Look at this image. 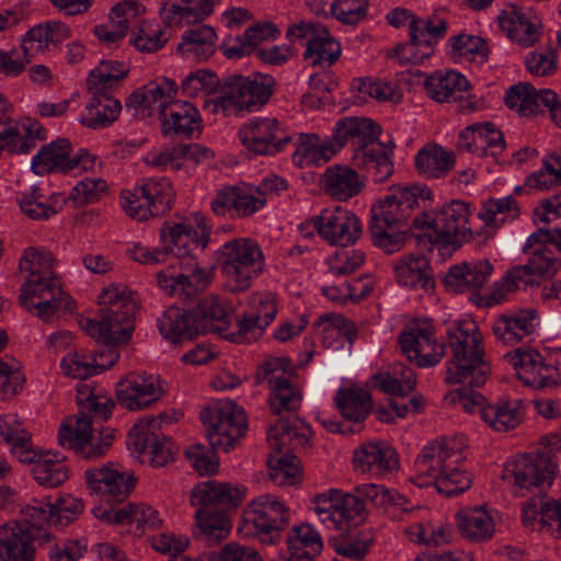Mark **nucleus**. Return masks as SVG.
<instances>
[{
    "mask_svg": "<svg viewBox=\"0 0 561 561\" xmlns=\"http://www.w3.org/2000/svg\"><path fill=\"white\" fill-rule=\"evenodd\" d=\"M211 152L209 149L202 147L198 144L183 146V147H173L168 148L159 152H150L146 161L148 164L157 168H167L171 167L172 169H179L180 163L178 159L181 157L190 158V159H204L209 158Z\"/></svg>",
    "mask_w": 561,
    "mask_h": 561,
    "instance_id": "obj_59",
    "label": "nucleus"
},
{
    "mask_svg": "<svg viewBox=\"0 0 561 561\" xmlns=\"http://www.w3.org/2000/svg\"><path fill=\"white\" fill-rule=\"evenodd\" d=\"M244 488L217 481H207L191 492V504L197 507L196 525L208 543H218L230 533L227 512L237 507L244 496Z\"/></svg>",
    "mask_w": 561,
    "mask_h": 561,
    "instance_id": "obj_7",
    "label": "nucleus"
},
{
    "mask_svg": "<svg viewBox=\"0 0 561 561\" xmlns=\"http://www.w3.org/2000/svg\"><path fill=\"white\" fill-rule=\"evenodd\" d=\"M325 348H339L343 339L352 344L357 337L355 323L340 313H323L313 323Z\"/></svg>",
    "mask_w": 561,
    "mask_h": 561,
    "instance_id": "obj_40",
    "label": "nucleus"
},
{
    "mask_svg": "<svg viewBox=\"0 0 561 561\" xmlns=\"http://www.w3.org/2000/svg\"><path fill=\"white\" fill-rule=\"evenodd\" d=\"M241 144L255 154L270 156L282 151L291 137L275 117H254L238 131Z\"/></svg>",
    "mask_w": 561,
    "mask_h": 561,
    "instance_id": "obj_19",
    "label": "nucleus"
},
{
    "mask_svg": "<svg viewBox=\"0 0 561 561\" xmlns=\"http://www.w3.org/2000/svg\"><path fill=\"white\" fill-rule=\"evenodd\" d=\"M336 153L332 138H320L316 134H300L293 154L294 163L300 168L320 165Z\"/></svg>",
    "mask_w": 561,
    "mask_h": 561,
    "instance_id": "obj_43",
    "label": "nucleus"
},
{
    "mask_svg": "<svg viewBox=\"0 0 561 561\" xmlns=\"http://www.w3.org/2000/svg\"><path fill=\"white\" fill-rule=\"evenodd\" d=\"M164 135L188 138L202 128V118L195 105L187 101H171L162 116Z\"/></svg>",
    "mask_w": 561,
    "mask_h": 561,
    "instance_id": "obj_37",
    "label": "nucleus"
},
{
    "mask_svg": "<svg viewBox=\"0 0 561 561\" xmlns=\"http://www.w3.org/2000/svg\"><path fill=\"white\" fill-rule=\"evenodd\" d=\"M378 388L388 394L403 397L409 394L416 385V375L403 363L393 364L389 370L375 377Z\"/></svg>",
    "mask_w": 561,
    "mask_h": 561,
    "instance_id": "obj_53",
    "label": "nucleus"
},
{
    "mask_svg": "<svg viewBox=\"0 0 561 561\" xmlns=\"http://www.w3.org/2000/svg\"><path fill=\"white\" fill-rule=\"evenodd\" d=\"M538 325V314L533 308L503 313L492 324L496 340L505 345H514L530 336Z\"/></svg>",
    "mask_w": 561,
    "mask_h": 561,
    "instance_id": "obj_32",
    "label": "nucleus"
},
{
    "mask_svg": "<svg viewBox=\"0 0 561 561\" xmlns=\"http://www.w3.org/2000/svg\"><path fill=\"white\" fill-rule=\"evenodd\" d=\"M311 220L319 236L331 245L354 244L362 233L358 217L341 206L325 208Z\"/></svg>",
    "mask_w": 561,
    "mask_h": 561,
    "instance_id": "obj_22",
    "label": "nucleus"
},
{
    "mask_svg": "<svg viewBox=\"0 0 561 561\" xmlns=\"http://www.w3.org/2000/svg\"><path fill=\"white\" fill-rule=\"evenodd\" d=\"M462 436L442 437L426 444L414 462V474L409 480L419 488L434 485L445 496L458 495L467 491L471 476L465 468Z\"/></svg>",
    "mask_w": 561,
    "mask_h": 561,
    "instance_id": "obj_2",
    "label": "nucleus"
},
{
    "mask_svg": "<svg viewBox=\"0 0 561 561\" xmlns=\"http://www.w3.org/2000/svg\"><path fill=\"white\" fill-rule=\"evenodd\" d=\"M355 469L364 474L382 477L398 468L397 453L385 442H365L354 450Z\"/></svg>",
    "mask_w": 561,
    "mask_h": 561,
    "instance_id": "obj_29",
    "label": "nucleus"
},
{
    "mask_svg": "<svg viewBox=\"0 0 561 561\" xmlns=\"http://www.w3.org/2000/svg\"><path fill=\"white\" fill-rule=\"evenodd\" d=\"M208 423L206 437L209 447L197 443L185 450L191 465L201 476L217 472L219 467L217 453H228L233 449L247 432L244 411L233 402H226L216 408Z\"/></svg>",
    "mask_w": 561,
    "mask_h": 561,
    "instance_id": "obj_5",
    "label": "nucleus"
},
{
    "mask_svg": "<svg viewBox=\"0 0 561 561\" xmlns=\"http://www.w3.org/2000/svg\"><path fill=\"white\" fill-rule=\"evenodd\" d=\"M140 192L142 197L149 199L146 207L137 206L138 217L159 216L171 208L175 192L170 181L165 178H149L141 181Z\"/></svg>",
    "mask_w": 561,
    "mask_h": 561,
    "instance_id": "obj_41",
    "label": "nucleus"
},
{
    "mask_svg": "<svg viewBox=\"0 0 561 561\" xmlns=\"http://www.w3.org/2000/svg\"><path fill=\"white\" fill-rule=\"evenodd\" d=\"M497 22L507 37L523 47H533L541 38V20L530 9L511 7L497 16Z\"/></svg>",
    "mask_w": 561,
    "mask_h": 561,
    "instance_id": "obj_28",
    "label": "nucleus"
},
{
    "mask_svg": "<svg viewBox=\"0 0 561 561\" xmlns=\"http://www.w3.org/2000/svg\"><path fill=\"white\" fill-rule=\"evenodd\" d=\"M302 402V390L291 379L278 378L271 388L270 408L274 414L297 411Z\"/></svg>",
    "mask_w": 561,
    "mask_h": 561,
    "instance_id": "obj_56",
    "label": "nucleus"
},
{
    "mask_svg": "<svg viewBox=\"0 0 561 561\" xmlns=\"http://www.w3.org/2000/svg\"><path fill=\"white\" fill-rule=\"evenodd\" d=\"M85 480L91 493L107 503L123 502L135 486L134 476L112 462L87 469Z\"/></svg>",
    "mask_w": 561,
    "mask_h": 561,
    "instance_id": "obj_24",
    "label": "nucleus"
},
{
    "mask_svg": "<svg viewBox=\"0 0 561 561\" xmlns=\"http://www.w3.org/2000/svg\"><path fill=\"white\" fill-rule=\"evenodd\" d=\"M311 510L319 522L330 530L345 533L359 525L356 515L362 507L351 494L339 489H330L311 500Z\"/></svg>",
    "mask_w": 561,
    "mask_h": 561,
    "instance_id": "obj_17",
    "label": "nucleus"
},
{
    "mask_svg": "<svg viewBox=\"0 0 561 561\" xmlns=\"http://www.w3.org/2000/svg\"><path fill=\"white\" fill-rule=\"evenodd\" d=\"M554 463L548 453H529L515 457L505 463L502 478L523 490L550 483Z\"/></svg>",
    "mask_w": 561,
    "mask_h": 561,
    "instance_id": "obj_20",
    "label": "nucleus"
},
{
    "mask_svg": "<svg viewBox=\"0 0 561 561\" xmlns=\"http://www.w3.org/2000/svg\"><path fill=\"white\" fill-rule=\"evenodd\" d=\"M164 391L159 377L133 373L117 383L116 399L123 408L138 411L159 401Z\"/></svg>",
    "mask_w": 561,
    "mask_h": 561,
    "instance_id": "obj_26",
    "label": "nucleus"
},
{
    "mask_svg": "<svg viewBox=\"0 0 561 561\" xmlns=\"http://www.w3.org/2000/svg\"><path fill=\"white\" fill-rule=\"evenodd\" d=\"M319 32L310 43L306 44L304 56L314 67L329 68L340 57L341 45L330 35L327 27L321 28Z\"/></svg>",
    "mask_w": 561,
    "mask_h": 561,
    "instance_id": "obj_54",
    "label": "nucleus"
},
{
    "mask_svg": "<svg viewBox=\"0 0 561 561\" xmlns=\"http://www.w3.org/2000/svg\"><path fill=\"white\" fill-rule=\"evenodd\" d=\"M287 551L279 560L311 561L323 550L319 531L308 523L294 526L286 537Z\"/></svg>",
    "mask_w": 561,
    "mask_h": 561,
    "instance_id": "obj_36",
    "label": "nucleus"
},
{
    "mask_svg": "<svg viewBox=\"0 0 561 561\" xmlns=\"http://www.w3.org/2000/svg\"><path fill=\"white\" fill-rule=\"evenodd\" d=\"M468 88V80L457 71L436 72L424 80L426 93L436 102H456Z\"/></svg>",
    "mask_w": 561,
    "mask_h": 561,
    "instance_id": "obj_44",
    "label": "nucleus"
},
{
    "mask_svg": "<svg viewBox=\"0 0 561 561\" xmlns=\"http://www.w3.org/2000/svg\"><path fill=\"white\" fill-rule=\"evenodd\" d=\"M527 183L531 187L549 190L561 185V149L548 153L542 160V168L528 176Z\"/></svg>",
    "mask_w": 561,
    "mask_h": 561,
    "instance_id": "obj_64",
    "label": "nucleus"
},
{
    "mask_svg": "<svg viewBox=\"0 0 561 561\" xmlns=\"http://www.w3.org/2000/svg\"><path fill=\"white\" fill-rule=\"evenodd\" d=\"M379 133L380 128L373 119L346 117L336 122L332 134L336 152L351 146L354 164L365 169L377 183L386 181L393 172L392 149L377 141Z\"/></svg>",
    "mask_w": 561,
    "mask_h": 561,
    "instance_id": "obj_4",
    "label": "nucleus"
},
{
    "mask_svg": "<svg viewBox=\"0 0 561 561\" xmlns=\"http://www.w3.org/2000/svg\"><path fill=\"white\" fill-rule=\"evenodd\" d=\"M161 334L172 343L192 340L201 334L192 310L179 307L168 308L159 319Z\"/></svg>",
    "mask_w": 561,
    "mask_h": 561,
    "instance_id": "obj_42",
    "label": "nucleus"
},
{
    "mask_svg": "<svg viewBox=\"0 0 561 561\" xmlns=\"http://www.w3.org/2000/svg\"><path fill=\"white\" fill-rule=\"evenodd\" d=\"M245 520L253 525L262 541L273 543L279 537V531L287 526L289 513L285 504L274 495L263 494L248 506Z\"/></svg>",
    "mask_w": 561,
    "mask_h": 561,
    "instance_id": "obj_21",
    "label": "nucleus"
},
{
    "mask_svg": "<svg viewBox=\"0 0 561 561\" xmlns=\"http://www.w3.org/2000/svg\"><path fill=\"white\" fill-rule=\"evenodd\" d=\"M396 276L404 287L425 291L434 287L431 266L422 255L402 257L396 265Z\"/></svg>",
    "mask_w": 561,
    "mask_h": 561,
    "instance_id": "obj_48",
    "label": "nucleus"
},
{
    "mask_svg": "<svg viewBox=\"0 0 561 561\" xmlns=\"http://www.w3.org/2000/svg\"><path fill=\"white\" fill-rule=\"evenodd\" d=\"M20 304L44 321L50 320L60 309L72 310L75 302L62 289L56 275L26 279L20 289Z\"/></svg>",
    "mask_w": 561,
    "mask_h": 561,
    "instance_id": "obj_13",
    "label": "nucleus"
},
{
    "mask_svg": "<svg viewBox=\"0 0 561 561\" xmlns=\"http://www.w3.org/2000/svg\"><path fill=\"white\" fill-rule=\"evenodd\" d=\"M450 357L446 363L448 385L481 387L490 375V365L484 357L482 335L477 323L462 320L448 329Z\"/></svg>",
    "mask_w": 561,
    "mask_h": 561,
    "instance_id": "obj_6",
    "label": "nucleus"
},
{
    "mask_svg": "<svg viewBox=\"0 0 561 561\" xmlns=\"http://www.w3.org/2000/svg\"><path fill=\"white\" fill-rule=\"evenodd\" d=\"M456 519L461 535L469 540H488L494 533L493 519L482 507L461 510L457 513Z\"/></svg>",
    "mask_w": 561,
    "mask_h": 561,
    "instance_id": "obj_51",
    "label": "nucleus"
},
{
    "mask_svg": "<svg viewBox=\"0 0 561 561\" xmlns=\"http://www.w3.org/2000/svg\"><path fill=\"white\" fill-rule=\"evenodd\" d=\"M35 536L23 523L11 522L0 527L1 561H33Z\"/></svg>",
    "mask_w": 561,
    "mask_h": 561,
    "instance_id": "obj_34",
    "label": "nucleus"
},
{
    "mask_svg": "<svg viewBox=\"0 0 561 561\" xmlns=\"http://www.w3.org/2000/svg\"><path fill=\"white\" fill-rule=\"evenodd\" d=\"M334 403L345 420L356 424L367 417L373 407L369 392L362 388H340Z\"/></svg>",
    "mask_w": 561,
    "mask_h": 561,
    "instance_id": "obj_49",
    "label": "nucleus"
},
{
    "mask_svg": "<svg viewBox=\"0 0 561 561\" xmlns=\"http://www.w3.org/2000/svg\"><path fill=\"white\" fill-rule=\"evenodd\" d=\"M470 204L453 199L444 204L433 216L422 213L412 221L416 229H427L432 243L460 247L472 239Z\"/></svg>",
    "mask_w": 561,
    "mask_h": 561,
    "instance_id": "obj_11",
    "label": "nucleus"
},
{
    "mask_svg": "<svg viewBox=\"0 0 561 561\" xmlns=\"http://www.w3.org/2000/svg\"><path fill=\"white\" fill-rule=\"evenodd\" d=\"M32 474L38 484L56 488L69 478V470L62 459L46 453L38 465L33 467Z\"/></svg>",
    "mask_w": 561,
    "mask_h": 561,
    "instance_id": "obj_63",
    "label": "nucleus"
},
{
    "mask_svg": "<svg viewBox=\"0 0 561 561\" xmlns=\"http://www.w3.org/2000/svg\"><path fill=\"white\" fill-rule=\"evenodd\" d=\"M481 417L497 432L515 428L524 417V402L522 399L500 401L481 408Z\"/></svg>",
    "mask_w": 561,
    "mask_h": 561,
    "instance_id": "obj_46",
    "label": "nucleus"
},
{
    "mask_svg": "<svg viewBox=\"0 0 561 561\" xmlns=\"http://www.w3.org/2000/svg\"><path fill=\"white\" fill-rule=\"evenodd\" d=\"M504 358L514 367L516 376L535 389H553L561 385V363L546 359L537 350L518 347Z\"/></svg>",
    "mask_w": 561,
    "mask_h": 561,
    "instance_id": "obj_16",
    "label": "nucleus"
},
{
    "mask_svg": "<svg viewBox=\"0 0 561 561\" xmlns=\"http://www.w3.org/2000/svg\"><path fill=\"white\" fill-rule=\"evenodd\" d=\"M16 202L22 214L32 220H46L56 215L61 206L57 207L56 203L49 202L41 194L37 186L20 192Z\"/></svg>",
    "mask_w": 561,
    "mask_h": 561,
    "instance_id": "obj_57",
    "label": "nucleus"
},
{
    "mask_svg": "<svg viewBox=\"0 0 561 561\" xmlns=\"http://www.w3.org/2000/svg\"><path fill=\"white\" fill-rule=\"evenodd\" d=\"M192 317L195 318L201 334H204L226 331L230 314L217 297L206 296L192 309Z\"/></svg>",
    "mask_w": 561,
    "mask_h": 561,
    "instance_id": "obj_47",
    "label": "nucleus"
},
{
    "mask_svg": "<svg viewBox=\"0 0 561 561\" xmlns=\"http://www.w3.org/2000/svg\"><path fill=\"white\" fill-rule=\"evenodd\" d=\"M71 142L67 138H59L42 149L32 159V169L36 174H46L53 171L68 172L81 167L84 170L94 165V157L87 150L80 149L70 156Z\"/></svg>",
    "mask_w": 561,
    "mask_h": 561,
    "instance_id": "obj_23",
    "label": "nucleus"
},
{
    "mask_svg": "<svg viewBox=\"0 0 561 561\" xmlns=\"http://www.w3.org/2000/svg\"><path fill=\"white\" fill-rule=\"evenodd\" d=\"M277 85L275 78L267 73L230 76L221 84L219 95L214 101H206L205 106L213 105V113L224 115L255 112L270 101Z\"/></svg>",
    "mask_w": 561,
    "mask_h": 561,
    "instance_id": "obj_9",
    "label": "nucleus"
},
{
    "mask_svg": "<svg viewBox=\"0 0 561 561\" xmlns=\"http://www.w3.org/2000/svg\"><path fill=\"white\" fill-rule=\"evenodd\" d=\"M216 33L208 25H198L183 33L178 50L186 57L205 60L215 53Z\"/></svg>",
    "mask_w": 561,
    "mask_h": 561,
    "instance_id": "obj_52",
    "label": "nucleus"
},
{
    "mask_svg": "<svg viewBox=\"0 0 561 561\" xmlns=\"http://www.w3.org/2000/svg\"><path fill=\"white\" fill-rule=\"evenodd\" d=\"M46 138V130L36 121L22 125V130L13 121L0 122V150L10 153H28L37 140Z\"/></svg>",
    "mask_w": 561,
    "mask_h": 561,
    "instance_id": "obj_35",
    "label": "nucleus"
},
{
    "mask_svg": "<svg viewBox=\"0 0 561 561\" xmlns=\"http://www.w3.org/2000/svg\"><path fill=\"white\" fill-rule=\"evenodd\" d=\"M100 320L87 319L81 327L84 332L105 345H121L129 341L133 330L135 304L127 288L111 285L99 296Z\"/></svg>",
    "mask_w": 561,
    "mask_h": 561,
    "instance_id": "obj_8",
    "label": "nucleus"
},
{
    "mask_svg": "<svg viewBox=\"0 0 561 561\" xmlns=\"http://www.w3.org/2000/svg\"><path fill=\"white\" fill-rule=\"evenodd\" d=\"M402 353L410 362L419 367H433L445 355V346L435 335V328L428 320H417L410 323L399 335Z\"/></svg>",
    "mask_w": 561,
    "mask_h": 561,
    "instance_id": "obj_18",
    "label": "nucleus"
},
{
    "mask_svg": "<svg viewBox=\"0 0 561 561\" xmlns=\"http://www.w3.org/2000/svg\"><path fill=\"white\" fill-rule=\"evenodd\" d=\"M265 204L266 197L257 186L240 185L220 190L210 205L217 215L248 217L262 209Z\"/></svg>",
    "mask_w": 561,
    "mask_h": 561,
    "instance_id": "obj_27",
    "label": "nucleus"
},
{
    "mask_svg": "<svg viewBox=\"0 0 561 561\" xmlns=\"http://www.w3.org/2000/svg\"><path fill=\"white\" fill-rule=\"evenodd\" d=\"M141 10L142 7L135 0H124L115 4L111 10L108 23L96 25L94 35L108 46L117 44L125 37L129 20L136 18Z\"/></svg>",
    "mask_w": 561,
    "mask_h": 561,
    "instance_id": "obj_38",
    "label": "nucleus"
},
{
    "mask_svg": "<svg viewBox=\"0 0 561 561\" xmlns=\"http://www.w3.org/2000/svg\"><path fill=\"white\" fill-rule=\"evenodd\" d=\"M454 164V153L437 145L425 146L415 156L416 170L427 179L445 176Z\"/></svg>",
    "mask_w": 561,
    "mask_h": 561,
    "instance_id": "obj_50",
    "label": "nucleus"
},
{
    "mask_svg": "<svg viewBox=\"0 0 561 561\" xmlns=\"http://www.w3.org/2000/svg\"><path fill=\"white\" fill-rule=\"evenodd\" d=\"M492 272V264L485 260L457 264L449 268L444 282L455 293H472L479 299L477 304L482 305L484 298L480 297L477 291L489 282Z\"/></svg>",
    "mask_w": 561,
    "mask_h": 561,
    "instance_id": "obj_30",
    "label": "nucleus"
},
{
    "mask_svg": "<svg viewBox=\"0 0 561 561\" xmlns=\"http://www.w3.org/2000/svg\"><path fill=\"white\" fill-rule=\"evenodd\" d=\"M122 111L121 102L106 94V91L92 94L85 106L80 123L89 128L98 129L111 125Z\"/></svg>",
    "mask_w": 561,
    "mask_h": 561,
    "instance_id": "obj_45",
    "label": "nucleus"
},
{
    "mask_svg": "<svg viewBox=\"0 0 561 561\" xmlns=\"http://www.w3.org/2000/svg\"><path fill=\"white\" fill-rule=\"evenodd\" d=\"M80 411L68 417L58 434L62 447L71 449L84 460L91 461L103 457L113 444V434H93V416L107 420L113 411L114 402L103 396L79 391Z\"/></svg>",
    "mask_w": 561,
    "mask_h": 561,
    "instance_id": "obj_3",
    "label": "nucleus"
},
{
    "mask_svg": "<svg viewBox=\"0 0 561 561\" xmlns=\"http://www.w3.org/2000/svg\"><path fill=\"white\" fill-rule=\"evenodd\" d=\"M160 241L168 257L165 268L157 273V284L171 296L191 298L207 285V273L195 257L203 250L208 237L190 224L168 222L160 229Z\"/></svg>",
    "mask_w": 561,
    "mask_h": 561,
    "instance_id": "obj_1",
    "label": "nucleus"
},
{
    "mask_svg": "<svg viewBox=\"0 0 561 561\" xmlns=\"http://www.w3.org/2000/svg\"><path fill=\"white\" fill-rule=\"evenodd\" d=\"M312 430L299 417L283 419L272 425L267 432V442L277 453L288 449L300 450L310 446Z\"/></svg>",
    "mask_w": 561,
    "mask_h": 561,
    "instance_id": "obj_33",
    "label": "nucleus"
},
{
    "mask_svg": "<svg viewBox=\"0 0 561 561\" xmlns=\"http://www.w3.org/2000/svg\"><path fill=\"white\" fill-rule=\"evenodd\" d=\"M543 90H537L530 83H518L511 87L505 95V104L522 116H530L543 112L541 102Z\"/></svg>",
    "mask_w": 561,
    "mask_h": 561,
    "instance_id": "obj_55",
    "label": "nucleus"
},
{
    "mask_svg": "<svg viewBox=\"0 0 561 561\" xmlns=\"http://www.w3.org/2000/svg\"><path fill=\"white\" fill-rule=\"evenodd\" d=\"M70 28L62 22L49 21L32 27L23 38L24 58L15 57L14 51H0V72L15 77L22 73L25 66L35 55L45 54L70 37Z\"/></svg>",
    "mask_w": 561,
    "mask_h": 561,
    "instance_id": "obj_12",
    "label": "nucleus"
},
{
    "mask_svg": "<svg viewBox=\"0 0 561 561\" xmlns=\"http://www.w3.org/2000/svg\"><path fill=\"white\" fill-rule=\"evenodd\" d=\"M432 198L430 190L419 186H399L373 205L370 224L407 227V221L415 207H425Z\"/></svg>",
    "mask_w": 561,
    "mask_h": 561,
    "instance_id": "obj_15",
    "label": "nucleus"
},
{
    "mask_svg": "<svg viewBox=\"0 0 561 561\" xmlns=\"http://www.w3.org/2000/svg\"><path fill=\"white\" fill-rule=\"evenodd\" d=\"M217 262L231 293L248 290L264 271L265 257L256 241L236 238L217 251Z\"/></svg>",
    "mask_w": 561,
    "mask_h": 561,
    "instance_id": "obj_10",
    "label": "nucleus"
},
{
    "mask_svg": "<svg viewBox=\"0 0 561 561\" xmlns=\"http://www.w3.org/2000/svg\"><path fill=\"white\" fill-rule=\"evenodd\" d=\"M320 187L332 199L346 202L363 191L365 178L346 164H334L321 175Z\"/></svg>",
    "mask_w": 561,
    "mask_h": 561,
    "instance_id": "obj_31",
    "label": "nucleus"
},
{
    "mask_svg": "<svg viewBox=\"0 0 561 561\" xmlns=\"http://www.w3.org/2000/svg\"><path fill=\"white\" fill-rule=\"evenodd\" d=\"M167 415L147 417L135 424L128 434V445L136 451L142 462L151 467H164L174 459L179 448L167 436L156 433L167 422Z\"/></svg>",
    "mask_w": 561,
    "mask_h": 561,
    "instance_id": "obj_14",
    "label": "nucleus"
},
{
    "mask_svg": "<svg viewBox=\"0 0 561 561\" xmlns=\"http://www.w3.org/2000/svg\"><path fill=\"white\" fill-rule=\"evenodd\" d=\"M171 26H156L141 23L137 32H133L130 43L141 53L152 54L161 49L171 37Z\"/></svg>",
    "mask_w": 561,
    "mask_h": 561,
    "instance_id": "obj_62",
    "label": "nucleus"
},
{
    "mask_svg": "<svg viewBox=\"0 0 561 561\" xmlns=\"http://www.w3.org/2000/svg\"><path fill=\"white\" fill-rule=\"evenodd\" d=\"M127 67L119 61H102L90 72L87 81L88 89L92 94L106 91L116 85L127 75Z\"/></svg>",
    "mask_w": 561,
    "mask_h": 561,
    "instance_id": "obj_61",
    "label": "nucleus"
},
{
    "mask_svg": "<svg viewBox=\"0 0 561 561\" xmlns=\"http://www.w3.org/2000/svg\"><path fill=\"white\" fill-rule=\"evenodd\" d=\"M538 514L542 526L548 527L552 535L561 537V499L548 500L539 507L535 501L526 503L523 510V522L531 525Z\"/></svg>",
    "mask_w": 561,
    "mask_h": 561,
    "instance_id": "obj_58",
    "label": "nucleus"
},
{
    "mask_svg": "<svg viewBox=\"0 0 561 561\" xmlns=\"http://www.w3.org/2000/svg\"><path fill=\"white\" fill-rule=\"evenodd\" d=\"M178 90V84L171 79L163 78L149 82L128 96L125 103L126 111L138 119L149 118L156 114L162 117Z\"/></svg>",
    "mask_w": 561,
    "mask_h": 561,
    "instance_id": "obj_25",
    "label": "nucleus"
},
{
    "mask_svg": "<svg viewBox=\"0 0 561 561\" xmlns=\"http://www.w3.org/2000/svg\"><path fill=\"white\" fill-rule=\"evenodd\" d=\"M56 260L50 251L37 248H27L20 259L21 272L27 273L26 279H41V277L56 275Z\"/></svg>",
    "mask_w": 561,
    "mask_h": 561,
    "instance_id": "obj_60",
    "label": "nucleus"
},
{
    "mask_svg": "<svg viewBox=\"0 0 561 561\" xmlns=\"http://www.w3.org/2000/svg\"><path fill=\"white\" fill-rule=\"evenodd\" d=\"M218 0H164L162 11L169 25L181 26L204 21Z\"/></svg>",
    "mask_w": 561,
    "mask_h": 561,
    "instance_id": "obj_39",
    "label": "nucleus"
}]
</instances>
